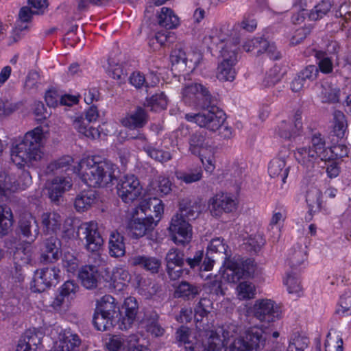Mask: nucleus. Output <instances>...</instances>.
I'll list each match as a JSON object with an SVG mask.
<instances>
[{"label":"nucleus","instance_id":"nucleus-60","mask_svg":"<svg viewBox=\"0 0 351 351\" xmlns=\"http://www.w3.org/2000/svg\"><path fill=\"white\" fill-rule=\"evenodd\" d=\"M171 35V33L167 31H159L158 32L154 37L149 40V44L150 47L156 51L159 49L161 47L166 45L169 41V39Z\"/></svg>","mask_w":351,"mask_h":351},{"label":"nucleus","instance_id":"nucleus-45","mask_svg":"<svg viewBox=\"0 0 351 351\" xmlns=\"http://www.w3.org/2000/svg\"><path fill=\"white\" fill-rule=\"evenodd\" d=\"M13 225V215L10 208L7 206H0V236L8 233Z\"/></svg>","mask_w":351,"mask_h":351},{"label":"nucleus","instance_id":"nucleus-14","mask_svg":"<svg viewBox=\"0 0 351 351\" xmlns=\"http://www.w3.org/2000/svg\"><path fill=\"white\" fill-rule=\"evenodd\" d=\"M117 192L121 199L125 202H132L138 199L143 193V187L139 180L133 174L124 176L117 185Z\"/></svg>","mask_w":351,"mask_h":351},{"label":"nucleus","instance_id":"nucleus-29","mask_svg":"<svg viewBox=\"0 0 351 351\" xmlns=\"http://www.w3.org/2000/svg\"><path fill=\"white\" fill-rule=\"evenodd\" d=\"M138 342L136 335H131L126 339L113 335L106 343V346L109 351H130Z\"/></svg>","mask_w":351,"mask_h":351},{"label":"nucleus","instance_id":"nucleus-6","mask_svg":"<svg viewBox=\"0 0 351 351\" xmlns=\"http://www.w3.org/2000/svg\"><path fill=\"white\" fill-rule=\"evenodd\" d=\"M147 204H139L132 212L127 222L128 235L132 239H139L152 232L157 226L151 215H147Z\"/></svg>","mask_w":351,"mask_h":351},{"label":"nucleus","instance_id":"nucleus-37","mask_svg":"<svg viewBox=\"0 0 351 351\" xmlns=\"http://www.w3.org/2000/svg\"><path fill=\"white\" fill-rule=\"evenodd\" d=\"M117 309L116 300L110 295H105L97 301L95 311L100 313L114 318L117 313Z\"/></svg>","mask_w":351,"mask_h":351},{"label":"nucleus","instance_id":"nucleus-48","mask_svg":"<svg viewBox=\"0 0 351 351\" xmlns=\"http://www.w3.org/2000/svg\"><path fill=\"white\" fill-rule=\"evenodd\" d=\"M200 287L182 282L177 287L175 295L178 298L191 299L195 298L200 292Z\"/></svg>","mask_w":351,"mask_h":351},{"label":"nucleus","instance_id":"nucleus-23","mask_svg":"<svg viewBox=\"0 0 351 351\" xmlns=\"http://www.w3.org/2000/svg\"><path fill=\"white\" fill-rule=\"evenodd\" d=\"M99 276L98 268L91 265L82 266L78 272L79 280L82 285L88 289L97 287Z\"/></svg>","mask_w":351,"mask_h":351},{"label":"nucleus","instance_id":"nucleus-49","mask_svg":"<svg viewBox=\"0 0 351 351\" xmlns=\"http://www.w3.org/2000/svg\"><path fill=\"white\" fill-rule=\"evenodd\" d=\"M43 337L44 332L41 328H32L27 330L21 339L38 350V346L41 344Z\"/></svg>","mask_w":351,"mask_h":351},{"label":"nucleus","instance_id":"nucleus-63","mask_svg":"<svg viewBox=\"0 0 351 351\" xmlns=\"http://www.w3.org/2000/svg\"><path fill=\"white\" fill-rule=\"evenodd\" d=\"M199 158L204 168V170L208 173H213L215 169V158L213 149L208 150L199 155Z\"/></svg>","mask_w":351,"mask_h":351},{"label":"nucleus","instance_id":"nucleus-52","mask_svg":"<svg viewBox=\"0 0 351 351\" xmlns=\"http://www.w3.org/2000/svg\"><path fill=\"white\" fill-rule=\"evenodd\" d=\"M241 278H254L258 274V267L254 260H239Z\"/></svg>","mask_w":351,"mask_h":351},{"label":"nucleus","instance_id":"nucleus-46","mask_svg":"<svg viewBox=\"0 0 351 351\" xmlns=\"http://www.w3.org/2000/svg\"><path fill=\"white\" fill-rule=\"evenodd\" d=\"M158 81V77L153 74L145 77L140 72L133 73L130 77V84L138 88L144 85L147 87L154 86Z\"/></svg>","mask_w":351,"mask_h":351},{"label":"nucleus","instance_id":"nucleus-18","mask_svg":"<svg viewBox=\"0 0 351 351\" xmlns=\"http://www.w3.org/2000/svg\"><path fill=\"white\" fill-rule=\"evenodd\" d=\"M72 181L69 176H58L47 181L46 189L49 198L52 202H58L63 194L69 191Z\"/></svg>","mask_w":351,"mask_h":351},{"label":"nucleus","instance_id":"nucleus-5","mask_svg":"<svg viewBox=\"0 0 351 351\" xmlns=\"http://www.w3.org/2000/svg\"><path fill=\"white\" fill-rule=\"evenodd\" d=\"M186 119L195 123L199 127H204L210 131L219 130L221 137L230 138L232 136V128L224 125L226 114L215 106L204 108L198 113H188L185 115Z\"/></svg>","mask_w":351,"mask_h":351},{"label":"nucleus","instance_id":"nucleus-3","mask_svg":"<svg viewBox=\"0 0 351 351\" xmlns=\"http://www.w3.org/2000/svg\"><path fill=\"white\" fill-rule=\"evenodd\" d=\"M46 133L40 127L27 132L23 139L12 145L11 160L18 167H32L45 156Z\"/></svg>","mask_w":351,"mask_h":351},{"label":"nucleus","instance_id":"nucleus-25","mask_svg":"<svg viewBox=\"0 0 351 351\" xmlns=\"http://www.w3.org/2000/svg\"><path fill=\"white\" fill-rule=\"evenodd\" d=\"M138 148H143L147 155L152 158L160 162H167L172 158V154L169 150L156 149L147 143L145 137L140 134L137 137Z\"/></svg>","mask_w":351,"mask_h":351},{"label":"nucleus","instance_id":"nucleus-17","mask_svg":"<svg viewBox=\"0 0 351 351\" xmlns=\"http://www.w3.org/2000/svg\"><path fill=\"white\" fill-rule=\"evenodd\" d=\"M182 99L189 106H200L209 98L208 89L199 83L186 85L182 90Z\"/></svg>","mask_w":351,"mask_h":351},{"label":"nucleus","instance_id":"nucleus-38","mask_svg":"<svg viewBox=\"0 0 351 351\" xmlns=\"http://www.w3.org/2000/svg\"><path fill=\"white\" fill-rule=\"evenodd\" d=\"M110 254L114 257H121L125 253L123 237L117 231L110 233L109 238Z\"/></svg>","mask_w":351,"mask_h":351},{"label":"nucleus","instance_id":"nucleus-50","mask_svg":"<svg viewBox=\"0 0 351 351\" xmlns=\"http://www.w3.org/2000/svg\"><path fill=\"white\" fill-rule=\"evenodd\" d=\"M284 71L279 66H274L265 74L262 85L265 88H269L279 82L282 78Z\"/></svg>","mask_w":351,"mask_h":351},{"label":"nucleus","instance_id":"nucleus-1","mask_svg":"<svg viewBox=\"0 0 351 351\" xmlns=\"http://www.w3.org/2000/svg\"><path fill=\"white\" fill-rule=\"evenodd\" d=\"M209 301L202 299L195 308V322L199 333L197 339L193 336L186 327H181L176 332V339L185 346L186 351H219L226 347V351H258L264 347L266 337L263 329L254 326L245 332V339L241 335V329L235 324H228L210 330L207 315L209 312L206 306Z\"/></svg>","mask_w":351,"mask_h":351},{"label":"nucleus","instance_id":"nucleus-21","mask_svg":"<svg viewBox=\"0 0 351 351\" xmlns=\"http://www.w3.org/2000/svg\"><path fill=\"white\" fill-rule=\"evenodd\" d=\"M157 24L166 29H173L180 25V18L174 10L168 7H162L156 12Z\"/></svg>","mask_w":351,"mask_h":351},{"label":"nucleus","instance_id":"nucleus-12","mask_svg":"<svg viewBox=\"0 0 351 351\" xmlns=\"http://www.w3.org/2000/svg\"><path fill=\"white\" fill-rule=\"evenodd\" d=\"M170 60L173 66L180 65V69L193 71L203 60V55L199 50L191 49L187 52L180 47H176L171 53Z\"/></svg>","mask_w":351,"mask_h":351},{"label":"nucleus","instance_id":"nucleus-24","mask_svg":"<svg viewBox=\"0 0 351 351\" xmlns=\"http://www.w3.org/2000/svg\"><path fill=\"white\" fill-rule=\"evenodd\" d=\"M74 128L80 134L87 138L95 139L99 138L101 134L104 136L108 135L110 131L108 128L110 125L103 123L98 128L89 127L86 125L82 118L77 119L73 123Z\"/></svg>","mask_w":351,"mask_h":351},{"label":"nucleus","instance_id":"nucleus-8","mask_svg":"<svg viewBox=\"0 0 351 351\" xmlns=\"http://www.w3.org/2000/svg\"><path fill=\"white\" fill-rule=\"evenodd\" d=\"M194 217L193 213L191 211L188 213L186 210H184L181 207V213L172 217L169 227V232L175 244L184 246L191 241L193 228L184 217L191 219Z\"/></svg>","mask_w":351,"mask_h":351},{"label":"nucleus","instance_id":"nucleus-40","mask_svg":"<svg viewBox=\"0 0 351 351\" xmlns=\"http://www.w3.org/2000/svg\"><path fill=\"white\" fill-rule=\"evenodd\" d=\"M325 351H343V341L341 332L330 330L324 341Z\"/></svg>","mask_w":351,"mask_h":351},{"label":"nucleus","instance_id":"nucleus-11","mask_svg":"<svg viewBox=\"0 0 351 351\" xmlns=\"http://www.w3.org/2000/svg\"><path fill=\"white\" fill-rule=\"evenodd\" d=\"M51 335L53 345L58 350L78 351L82 341L79 335L70 328H63L59 326H54Z\"/></svg>","mask_w":351,"mask_h":351},{"label":"nucleus","instance_id":"nucleus-19","mask_svg":"<svg viewBox=\"0 0 351 351\" xmlns=\"http://www.w3.org/2000/svg\"><path fill=\"white\" fill-rule=\"evenodd\" d=\"M138 310V304L134 297H128L121 305V319L119 320V328L128 330L133 324Z\"/></svg>","mask_w":351,"mask_h":351},{"label":"nucleus","instance_id":"nucleus-15","mask_svg":"<svg viewBox=\"0 0 351 351\" xmlns=\"http://www.w3.org/2000/svg\"><path fill=\"white\" fill-rule=\"evenodd\" d=\"M32 176L27 171H23L17 180L3 173H0V202L8 193L25 190L32 184Z\"/></svg>","mask_w":351,"mask_h":351},{"label":"nucleus","instance_id":"nucleus-20","mask_svg":"<svg viewBox=\"0 0 351 351\" xmlns=\"http://www.w3.org/2000/svg\"><path fill=\"white\" fill-rule=\"evenodd\" d=\"M240 275L239 259L226 257L219 271L221 283H234L241 279Z\"/></svg>","mask_w":351,"mask_h":351},{"label":"nucleus","instance_id":"nucleus-28","mask_svg":"<svg viewBox=\"0 0 351 351\" xmlns=\"http://www.w3.org/2000/svg\"><path fill=\"white\" fill-rule=\"evenodd\" d=\"M13 259L16 266L32 265L34 251L31 243H20L13 254Z\"/></svg>","mask_w":351,"mask_h":351},{"label":"nucleus","instance_id":"nucleus-4","mask_svg":"<svg viewBox=\"0 0 351 351\" xmlns=\"http://www.w3.org/2000/svg\"><path fill=\"white\" fill-rule=\"evenodd\" d=\"M210 37L211 42L217 45L221 58L217 69V78L221 82H232L236 77L234 66L238 60L239 38L236 32H232L230 35L221 33Z\"/></svg>","mask_w":351,"mask_h":351},{"label":"nucleus","instance_id":"nucleus-34","mask_svg":"<svg viewBox=\"0 0 351 351\" xmlns=\"http://www.w3.org/2000/svg\"><path fill=\"white\" fill-rule=\"evenodd\" d=\"M95 192L92 189L84 190L75 197L74 206L77 212L88 210L95 203Z\"/></svg>","mask_w":351,"mask_h":351},{"label":"nucleus","instance_id":"nucleus-2","mask_svg":"<svg viewBox=\"0 0 351 351\" xmlns=\"http://www.w3.org/2000/svg\"><path fill=\"white\" fill-rule=\"evenodd\" d=\"M71 156H66L51 162L47 167L49 172L76 173L81 180L90 187L104 186L114 178L116 165L101 157L93 156L83 158L77 167H72Z\"/></svg>","mask_w":351,"mask_h":351},{"label":"nucleus","instance_id":"nucleus-47","mask_svg":"<svg viewBox=\"0 0 351 351\" xmlns=\"http://www.w3.org/2000/svg\"><path fill=\"white\" fill-rule=\"evenodd\" d=\"M154 191V194L159 196H164L171 191V182L169 179L165 176H160L153 181L150 185Z\"/></svg>","mask_w":351,"mask_h":351},{"label":"nucleus","instance_id":"nucleus-39","mask_svg":"<svg viewBox=\"0 0 351 351\" xmlns=\"http://www.w3.org/2000/svg\"><path fill=\"white\" fill-rule=\"evenodd\" d=\"M62 223L61 216L56 212L45 213L41 216V223L49 234L56 232Z\"/></svg>","mask_w":351,"mask_h":351},{"label":"nucleus","instance_id":"nucleus-33","mask_svg":"<svg viewBox=\"0 0 351 351\" xmlns=\"http://www.w3.org/2000/svg\"><path fill=\"white\" fill-rule=\"evenodd\" d=\"M317 96L322 103H336L339 100L340 90L328 82H324L317 87Z\"/></svg>","mask_w":351,"mask_h":351},{"label":"nucleus","instance_id":"nucleus-26","mask_svg":"<svg viewBox=\"0 0 351 351\" xmlns=\"http://www.w3.org/2000/svg\"><path fill=\"white\" fill-rule=\"evenodd\" d=\"M147 122V114L142 108H137L121 119L122 125L130 129L141 128L145 125Z\"/></svg>","mask_w":351,"mask_h":351},{"label":"nucleus","instance_id":"nucleus-10","mask_svg":"<svg viewBox=\"0 0 351 351\" xmlns=\"http://www.w3.org/2000/svg\"><path fill=\"white\" fill-rule=\"evenodd\" d=\"M239 203V199L236 195L220 192L210 197L208 204L211 215L219 217L223 213L230 214L236 212Z\"/></svg>","mask_w":351,"mask_h":351},{"label":"nucleus","instance_id":"nucleus-7","mask_svg":"<svg viewBox=\"0 0 351 351\" xmlns=\"http://www.w3.org/2000/svg\"><path fill=\"white\" fill-rule=\"evenodd\" d=\"M311 144L312 147H299L296 149L294 153L296 160L306 168L312 167L318 158L322 160H327L329 158L325 147V141L320 134H313Z\"/></svg>","mask_w":351,"mask_h":351},{"label":"nucleus","instance_id":"nucleus-55","mask_svg":"<svg viewBox=\"0 0 351 351\" xmlns=\"http://www.w3.org/2000/svg\"><path fill=\"white\" fill-rule=\"evenodd\" d=\"M113 319L95 310L93 322L97 330L105 331L112 327Z\"/></svg>","mask_w":351,"mask_h":351},{"label":"nucleus","instance_id":"nucleus-35","mask_svg":"<svg viewBox=\"0 0 351 351\" xmlns=\"http://www.w3.org/2000/svg\"><path fill=\"white\" fill-rule=\"evenodd\" d=\"M189 152L197 156L213 148L209 144L208 140L201 134L196 133L193 134L189 139Z\"/></svg>","mask_w":351,"mask_h":351},{"label":"nucleus","instance_id":"nucleus-59","mask_svg":"<svg viewBox=\"0 0 351 351\" xmlns=\"http://www.w3.org/2000/svg\"><path fill=\"white\" fill-rule=\"evenodd\" d=\"M336 313L343 317L351 315V291L341 296Z\"/></svg>","mask_w":351,"mask_h":351},{"label":"nucleus","instance_id":"nucleus-43","mask_svg":"<svg viewBox=\"0 0 351 351\" xmlns=\"http://www.w3.org/2000/svg\"><path fill=\"white\" fill-rule=\"evenodd\" d=\"M147 204V215L149 214V211H152L154 213L153 217L154 221L157 226L159 221L162 218L164 214V204L162 201L158 198H149L142 201L140 204Z\"/></svg>","mask_w":351,"mask_h":351},{"label":"nucleus","instance_id":"nucleus-61","mask_svg":"<svg viewBox=\"0 0 351 351\" xmlns=\"http://www.w3.org/2000/svg\"><path fill=\"white\" fill-rule=\"evenodd\" d=\"M308 345V340L298 334H293L290 339L287 351H304Z\"/></svg>","mask_w":351,"mask_h":351},{"label":"nucleus","instance_id":"nucleus-54","mask_svg":"<svg viewBox=\"0 0 351 351\" xmlns=\"http://www.w3.org/2000/svg\"><path fill=\"white\" fill-rule=\"evenodd\" d=\"M167 103V98L163 93H156L147 99V106L156 112L165 109Z\"/></svg>","mask_w":351,"mask_h":351},{"label":"nucleus","instance_id":"nucleus-58","mask_svg":"<svg viewBox=\"0 0 351 351\" xmlns=\"http://www.w3.org/2000/svg\"><path fill=\"white\" fill-rule=\"evenodd\" d=\"M331 8L328 1H322L316 5L308 13V18L311 21H317L325 16Z\"/></svg>","mask_w":351,"mask_h":351},{"label":"nucleus","instance_id":"nucleus-31","mask_svg":"<svg viewBox=\"0 0 351 351\" xmlns=\"http://www.w3.org/2000/svg\"><path fill=\"white\" fill-rule=\"evenodd\" d=\"M289 171V167L287 165L285 158H273L268 166V173L271 178H280L282 183L286 182Z\"/></svg>","mask_w":351,"mask_h":351},{"label":"nucleus","instance_id":"nucleus-22","mask_svg":"<svg viewBox=\"0 0 351 351\" xmlns=\"http://www.w3.org/2000/svg\"><path fill=\"white\" fill-rule=\"evenodd\" d=\"M19 229L23 237L28 240V243L34 242L39 234L37 221L31 214H25L21 218Z\"/></svg>","mask_w":351,"mask_h":351},{"label":"nucleus","instance_id":"nucleus-41","mask_svg":"<svg viewBox=\"0 0 351 351\" xmlns=\"http://www.w3.org/2000/svg\"><path fill=\"white\" fill-rule=\"evenodd\" d=\"M302 128V123L296 120L294 125L286 121L281 122L276 128V134L282 138L291 139L295 137Z\"/></svg>","mask_w":351,"mask_h":351},{"label":"nucleus","instance_id":"nucleus-30","mask_svg":"<svg viewBox=\"0 0 351 351\" xmlns=\"http://www.w3.org/2000/svg\"><path fill=\"white\" fill-rule=\"evenodd\" d=\"M129 262L132 265L140 266L152 274L158 273L161 266V261L158 258L144 255L133 256Z\"/></svg>","mask_w":351,"mask_h":351},{"label":"nucleus","instance_id":"nucleus-32","mask_svg":"<svg viewBox=\"0 0 351 351\" xmlns=\"http://www.w3.org/2000/svg\"><path fill=\"white\" fill-rule=\"evenodd\" d=\"M131 276L129 271L123 267L113 268L110 277V282L117 291H121L130 282Z\"/></svg>","mask_w":351,"mask_h":351},{"label":"nucleus","instance_id":"nucleus-57","mask_svg":"<svg viewBox=\"0 0 351 351\" xmlns=\"http://www.w3.org/2000/svg\"><path fill=\"white\" fill-rule=\"evenodd\" d=\"M107 71L112 77L121 82L125 80L128 74L126 70L121 64L111 59L108 60Z\"/></svg>","mask_w":351,"mask_h":351},{"label":"nucleus","instance_id":"nucleus-36","mask_svg":"<svg viewBox=\"0 0 351 351\" xmlns=\"http://www.w3.org/2000/svg\"><path fill=\"white\" fill-rule=\"evenodd\" d=\"M283 284L289 294L300 297L303 293V289L298 274L295 272L288 271L283 278Z\"/></svg>","mask_w":351,"mask_h":351},{"label":"nucleus","instance_id":"nucleus-42","mask_svg":"<svg viewBox=\"0 0 351 351\" xmlns=\"http://www.w3.org/2000/svg\"><path fill=\"white\" fill-rule=\"evenodd\" d=\"M235 292L239 300H249L255 297L256 287L252 282L243 280L237 285Z\"/></svg>","mask_w":351,"mask_h":351},{"label":"nucleus","instance_id":"nucleus-64","mask_svg":"<svg viewBox=\"0 0 351 351\" xmlns=\"http://www.w3.org/2000/svg\"><path fill=\"white\" fill-rule=\"evenodd\" d=\"M167 267L182 266L184 264V254L176 249H171L166 256Z\"/></svg>","mask_w":351,"mask_h":351},{"label":"nucleus","instance_id":"nucleus-13","mask_svg":"<svg viewBox=\"0 0 351 351\" xmlns=\"http://www.w3.org/2000/svg\"><path fill=\"white\" fill-rule=\"evenodd\" d=\"M61 278V271L56 267H45L35 271L31 282V289L34 292H43L56 285Z\"/></svg>","mask_w":351,"mask_h":351},{"label":"nucleus","instance_id":"nucleus-27","mask_svg":"<svg viewBox=\"0 0 351 351\" xmlns=\"http://www.w3.org/2000/svg\"><path fill=\"white\" fill-rule=\"evenodd\" d=\"M60 254V243L56 239L51 237L47 239L41 250V261L44 263H53L58 260Z\"/></svg>","mask_w":351,"mask_h":351},{"label":"nucleus","instance_id":"nucleus-9","mask_svg":"<svg viewBox=\"0 0 351 351\" xmlns=\"http://www.w3.org/2000/svg\"><path fill=\"white\" fill-rule=\"evenodd\" d=\"M248 312L261 322L267 324L275 322L282 317L280 307L273 300L268 298L255 300Z\"/></svg>","mask_w":351,"mask_h":351},{"label":"nucleus","instance_id":"nucleus-62","mask_svg":"<svg viewBox=\"0 0 351 351\" xmlns=\"http://www.w3.org/2000/svg\"><path fill=\"white\" fill-rule=\"evenodd\" d=\"M62 265L68 274H73L78 268L79 261L73 254L64 252L62 259Z\"/></svg>","mask_w":351,"mask_h":351},{"label":"nucleus","instance_id":"nucleus-44","mask_svg":"<svg viewBox=\"0 0 351 351\" xmlns=\"http://www.w3.org/2000/svg\"><path fill=\"white\" fill-rule=\"evenodd\" d=\"M175 175L178 180L186 184H191L202 178L203 171L200 167H196L186 171H178Z\"/></svg>","mask_w":351,"mask_h":351},{"label":"nucleus","instance_id":"nucleus-53","mask_svg":"<svg viewBox=\"0 0 351 351\" xmlns=\"http://www.w3.org/2000/svg\"><path fill=\"white\" fill-rule=\"evenodd\" d=\"M322 195L321 191L317 188H312L306 193V202L311 211L315 212L322 208Z\"/></svg>","mask_w":351,"mask_h":351},{"label":"nucleus","instance_id":"nucleus-56","mask_svg":"<svg viewBox=\"0 0 351 351\" xmlns=\"http://www.w3.org/2000/svg\"><path fill=\"white\" fill-rule=\"evenodd\" d=\"M347 128V121L344 114L341 111L334 113L333 132L338 138H342Z\"/></svg>","mask_w":351,"mask_h":351},{"label":"nucleus","instance_id":"nucleus-16","mask_svg":"<svg viewBox=\"0 0 351 351\" xmlns=\"http://www.w3.org/2000/svg\"><path fill=\"white\" fill-rule=\"evenodd\" d=\"M78 234L83 235L85 240L86 248L92 252H98L103 244L104 240L98 232L97 223L95 221L82 223L78 228Z\"/></svg>","mask_w":351,"mask_h":351},{"label":"nucleus","instance_id":"nucleus-51","mask_svg":"<svg viewBox=\"0 0 351 351\" xmlns=\"http://www.w3.org/2000/svg\"><path fill=\"white\" fill-rule=\"evenodd\" d=\"M306 259V255L304 250L301 247H298L297 249L291 250L287 258V264L291 269H296L304 263Z\"/></svg>","mask_w":351,"mask_h":351}]
</instances>
